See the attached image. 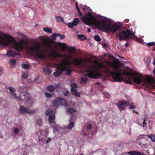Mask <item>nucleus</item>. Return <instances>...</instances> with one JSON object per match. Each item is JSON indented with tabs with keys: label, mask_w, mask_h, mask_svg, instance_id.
I'll use <instances>...</instances> for the list:
<instances>
[{
	"label": "nucleus",
	"mask_w": 155,
	"mask_h": 155,
	"mask_svg": "<svg viewBox=\"0 0 155 155\" xmlns=\"http://www.w3.org/2000/svg\"><path fill=\"white\" fill-rule=\"evenodd\" d=\"M129 154L131 155H143L140 152L137 151H131L128 152Z\"/></svg>",
	"instance_id": "22"
},
{
	"label": "nucleus",
	"mask_w": 155,
	"mask_h": 155,
	"mask_svg": "<svg viewBox=\"0 0 155 155\" xmlns=\"http://www.w3.org/2000/svg\"><path fill=\"white\" fill-rule=\"evenodd\" d=\"M60 100V104L61 105H63L65 106H67L68 104L67 101L64 98H62L61 97H58Z\"/></svg>",
	"instance_id": "17"
},
{
	"label": "nucleus",
	"mask_w": 155,
	"mask_h": 155,
	"mask_svg": "<svg viewBox=\"0 0 155 155\" xmlns=\"http://www.w3.org/2000/svg\"><path fill=\"white\" fill-rule=\"evenodd\" d=\"M68 111L71 113H73L75 111V110L74 109L72 108H69L68 109Z\"/></svg>",
	"instance_id": "42"
},
{
	"label": "nucleus",
	"mask_w": 155,
	"mask_h": 155,
	"mask_svg": "<svg viewBox=\"0 0 155 155\" xmlns=\"http://www.w3.org/2000/svg\"><path fill=\"white\" fill-rule=\"evenodd\" d=\"M102 46L104 48L106 47L107 46V45L106 43H104L103 44Z\"/></svg>",
	"instance_id": "60"
},
{
	"label": "nucleus",
	"mask_w": 155,
	"mask_h": 155,
	"mask_svg": "<svg viewBox=\"0 0 155 155\" xmlns=\"http://www.w3.org/2000/svg\"><path fill=\"white\" fill-rule=\"evenodd\" d=\"M42 122L43 121L42 119L41 118H39L37 120L36 124L38 126H41V124H42Z\"/></svg>",
	"instance_id": "32"
},
{
	"label": "nucleus",
	"mask_w": 155,
	"mask_h": 155,
	"mask_svg": "<svg viewBox=\"0 0 155 155\" xmlns=\"http://www.w3.org/2000/svg\"><path fill=\"white\" fill-rule=\"evenodd\" d=\"M152 83V80L151 78L146 76L144 77L143 80L142 81V83L145 86L147 85V86H148V85L151 84Z\"/></svg>",
	"instance_id": "12"
},
{
	"label": "nucleus",
	"mask_w": 155,
	"mask_h": 155,
	"mask_svg": "<svg viewBox=\"0 0 155 155\" xmlns=\"http://www.w3.org/2000/svg\"><path fill=\"white\" fill-rule=\"evenodd\" d=\"M143 124H146V123H145V120H144L143 121Z\"/></svg>",
	"instance_id": "64"
},
{
	"label": "nucleus",
	"mask_w": 155,
	"mask_h": 155,
	"mask_svg": "<svg viewBox=\"0 0 155 155\" xmlns=\"http://www.w3.org/2000/svg\"><path fill=\"white\" fill-rule=\"evenodd\" d=\"M85 72L87 74H85V76L82 77L81 78V82L82 83H84L87 82V78L86 77L91 79H97L101 75L100 73L98 72L96 69H87L85 70Z\"/></svg>",
	"instance_id": "2"
},
{
	"label": "nucleus",
	"mask_w": 155,
	"mask_h": 155,
	"mask_svg": "<svg viewBox=\"0 0 155 155\" xmlns=\"http://www.w3.org/2000/svg\"><path fill=\"white\" fill-rule=\"evenodd\" d=\"M85 7L86 8H83V10H84L85 11H86L87 10H88V9H90L89 8L87 7V6H86Z\"/></svg>",
	"instance_id": "54"
},
{
	"label": "nucleus",
	"mask_w": 155,
	"mask_h": 155,
	"mask_svg": "<svg viewBox=\"0 0 155 155\" xmlns=\"http://www.w3.org/2000/svg\"><path fill=\"white\" fill-rule=\"evenodd\" d=\"M70 61L64 60L61 63H57L56 71L54 73L55 77H57L62 74L63 71L66 70L71 64Z\"/></svg>",
	"instance_id": "3"
},
{
	"label": "nucleus",
	"mask_w": 155,
	"mask_h": 155,
	"mask_svg": "<svg viewBox=\"0 0 155 155\" xmlns=\"http://www.w3.org/2000/svg\"><path fill=\"white\" fill-rule=\"evenodd\" d=\"M44 72L46 74H50L51 73L50 69L48 68H45L43 70Z\"/></svg>",
	"instance_id": "24"
},
{
	"label": "nucleus",
	"mask_w": 155,
	"mask_h": 155,
	"mask_svg": "<svg viewBox=\"0 0 155 155\" xmlns=\"http://www.w3.org/2000/svg\"><path fill=\"white\" fill-rule=\"evenodd\" d=\"M94 40L97 41H100L101 40L100 37L98 35H95L94 37Z\"/></svg>",
	"instance_id": "33"
},
{
	"label": "nucleus",
	"mask_w": 155,
	"mask_h": 155,
	"mask_svg": "<svg viewBox=\"0 0 155 155\" xmlns=\"http://www.w3.org/2000/svg\"><path fill=\"white\" fill-rule=\"evenodd\" d=\"M8 38H6V34L0 31V45L8 46L10 44L16 50L13 51L10 50L7 52L6 54L8 56L14 57L19 54V51L22 50L25 44V41L21 40L17 42L14 38L10 35H7Z\"/></svg>",
	"instance_id": "1"
},
{
	"label": "nucleus",
	"mask_w": 155,
	"mask_h": 155,
	"mask_svg": "<svg viewBox=\"0 0 155 155\" xmlns=\"http://www.w3.org/2000/svg\"><path fill=\"white\" fill-rule=\"evenodd\" d=\"M55 19H56V21L58 22H60L61 21L63 22V18L59 16H56Z\"/></svg>",
	"instance_id": "29"
},
{
	"label": "nucleus",
	"mask_w": 155,
	"mask_h": 155,
	"mask_svg": "<svg viewBox=\"0 0 155 155\" xmlns=\"http://www.w3.org/2000/svg\"><path fill=\"white\" fill-rule=\"evenodd\" d=\"M34 82L35 83H38L39 82V81H38V79H37V78H36L35 80V81H34Z\"/></svg>",
	"instance_id": "58"
},
{
	"label": "nucleus",
	"mask_w": 155,
	"mask_h": 155,
	"mask_svg": "<svg viewBox=\"0 0 155 155\" xmlns=\"http://www.w3.org/2000/svg\"><path fill=\"white\" fill-rule=\"evenodd\" d=\"M69 91H65V92L63 93V94L64 96H67L69 93Z\"/></svg>",
	"instance_id": "51"
},
{
	"label": "nucleus",
	"mask_w": 155,
	"mask_h": 155,
	"mask_svg": "<svg viewBox=\"0 0 155 155\" xmlns=\"http://www.w3.org/2000/svg\"><path fill=\"white\" fill-rule=\"evenodd\" d=\"M78 14H79V15H80V17H82L83 16V14L80 11V10L78 11Z\"/></svg>",
	"instance_id": "55"
},
{
	"label": "nucleus",
	"mask_w": 155,
	"mask_h": 155,
	"mask_svg": "<svg viewBox=\"0 0 155 155\" xmlns=\"http://www.w3.org/2000/svg\"><path fill=\"white\" fill-rule=\"evenodd\" d=\"M77 85L76 84L74 83H72L71 84V88H75L77 87Z\"/></svg>",
	"instance_id": "40"
},
{
	"label": "nucleus",
	"mask_w": 155,
	"mask_h": 155,
	"mask_svg": "<svg viewBox=\"0 0 155 155\" xmlns=\"http://www.w3.org/2000/svg\"><path fill=\"white\" fill-rule=\"evenodd\" d=\"M22 77L24 79H25L27 78V73H26L25 72H23L22 74Z\"/></svg>",
	"instance_id": "38"
},
{
	"label": "nucleus",
	"mask_w": 155,
	"mask_h": 155,
	"mask_svg": "<svg viewBox=\"0 0 155 155\" xmlns=\"http://www.w3.org/2000/svg\"><path fill=\"white\" fill-rule=\"evenodd\" d=\"M86 129L87 130H90L92 128V125L91 124H90L88 126H87L86 127Z\"/></svg>",
	"instance_id": "48"
},
{
	"label": "nucleus",
	"mask_w": 155,
	"mask_h": 155,
	"mask_svg": "<svg viewBox=\"0 0 155 155\" xmlns=\"http://www.w3.org/2000/svg\"><path fill=\"white\" fill-rule=\"evenodd\" d=\"M58 45L61 47V50L63 51L65 50L66 48L67 47V44L64 43H61V42H58Z\"/></svg>",
	"instance_id": "21"
},
{
	"label": "nucleus",
	"mask_w": 155,
	"mask_h": 155,
	"mask_svg": "<svg viewBox=\"0 0 155 155\" xmlns=\"http://www.w3.org/2000/svg\"><path fill=\"white\" fill-rule=\"evenodd\" d=\"M129 44L128 43H127L125 44V45L126 47H127L129 46Z\"/></svg>",
	"instance_id": "62"
},
{
	"label": "nucleus",
	"mask_w": 155,
	"mask_h": 155,
	"mask_svg": "<svg viewBox=\"0 0 155 155\" xmlns=\"http://www.w3.org/2000/svg\"><path fill=\"white\" fill-rule=\"evenodd\" d=\"M112 67L116 70V71H112L110 72V74L113 78L116 81L121 82L123 81L122 78L121 77L122 74L120 69H119L120 66L117 62H114L112 64Z\"/></svg>",
	"instance_id": "4"
},
{
	"label": "nucleus",
	"mask_w": 155,
	"mask_h": 155,
	"mask_svg": "<svg viewBox=\"0 0 155 155\" xmlns=\"http://www.w3.org/2000/svg\"><path fill=\"white\" fill-rule=\"evenodd\" d=\"M79 22V20L78 18H75L72 22H69L68 23V27L70 28H72L74 26L77 25Z\"/></svg>",
	"instance_id": "14"
},
{
	"label": "nucleus",
	"mask_w": 155,
	"mask_h": 155,
	"mask_svg": "<svg viewBox=\"0 0 155 155\" xmlns=\"http://www.w3.org/2000/svg\"><path fill=\"white\" fill-rule=\"evenodd\" d=\"M135 36L133 32L129 30L123 31L120 32L119 34L116 35V37L119 38L120 41L124 39L127 41V39L132 38L134 37Z\"/></svg>",
	"instance_id": "6"
},
{
	"label": "nucleus",
	"mask_w": 155,
	"mask_h": 155,
	"mask_svg": "<svg viewBox=\"0 0 155 155\" xmlns=\"http://www.w3.org/2000/svg\"><path fill=\"white\" fill-rule=\"evenodd\" d=\"M46 89L48 91L52 92L54 91L55 87L52 85H49L47 87Z\"/></svg>",
	"instance_id": "23"
},
{
	"label": "nucleus",
	"mask_w": 155,
	"mask_h": 155,
	"mask_svg": "<svg viewBox=\"0 0 155 155\" xmlns=\"http://www.w3.org/2000/svg\"><path fill=\"white\" fill-rule=\"evenodd\" d=\"M87 31L88 32H90L91 31V30L90 28H88L87 30Z\"/></svg>",
	"instance_id": "63"
},
{
	"label": "nucleus",
	"mask_w": 155,
	"mask_h": 155,
	"mask_svg": "<svg viewBox=\"0 0 155 155\" xmlns=\"http://www.w3.org/2000/svg\"><path fill=\"white\" fill-rule=\"evenodd\" d=\"M96 20V18L92 15V13L89 12L85 14L82 18V21L85 23L88 24Z\"/></svg>",
	"instance_id": "9"
},
{
	"label": "nucleus",
	"mask_w": 155,
	"mask_h": 155,
	"mask_svg": "<svg viewBox=\"0 0 155 155\" xmlns=\"http://www.w3.org/2000/svg\"><path fill=\"white\" fill-rule=\"evenodd\" d=\"M154 64L155 65V59H154ZM153 73L154 75H155V68L153 70Z\"/></svg>",
	"instance_id": "59"
},
{
	"label": "nucleus",
	"mask_w": 155,
	"mask_h": 155,
	"mask_svg": "<svg viewBox=\"0 0 155 155\" xmlns=\"http://www.w3.org/2000/svg\"><path fill=\"white\" fill-rule=\"evenodd\" d=\"M68 48L69 52L71 54L75 52V48L68 47Z\"/></svg>",
	"instance_id": "26"
},
{
	"label": "nucleus",
	"mask_w": 155,
	"mask_h": 155,
	"mask_svg": "<svg viewBox=\"0 0 155 155\" xmlns=\"http://www.w3.org/2000/svg\"><path fill=\"white\" fill-rule=\"evenodd\" d=\"M22 67L25 69H28L29 68V65L27 64H24L23 65Z\"/></svg>",
	"instance_id": "41"
},
{
	"label": "nucleus",
	"mask_w": 155,
	"mask_h": 155,
	"mask_svg": "<svg viewBox=\"0 0 155 155\" xmlns=\"http://www.w3.org/2000/svg\"><path fill=\"white\" fill-rule=\"evenodd\" d=\"M56 51H51L50 53V56L53 58H64V55L57 52Z\"/></svg>",
	"instance_id": "13"
},
{
	"label": "nucleus",
	"mask_w": 155,
	"mask_h": 155,
	"mask_svg": "<svg viewBox=\"0 0 155 155\" xmlns=\"http://www.w3.org/2000/svg\"><path fill=\"white\" fill-rule=\"evenodd\" d=\"M142 81L141 76H137L134 78V83L137 84H140L141 82L142 83Z\"/></svg>",
	"instance_id": "16"
},
{
	"label": "nucleus",
	"mask_w": 155,
	"mask_h": 155,
	"mask_svg": "<svg viewBox=\"0 0 155 155\" xmlns=\"http://www.w3.org/2000/svg\"><path fill=\"white\" fill-rule=\"evenodd\" d=\"M19 111L21 113L23 114H33L35 112V111L31 110L29 108L24 107V106L20 107Z\"/></svg>",
	"instance_id": "10"
},
{
	"label": "nucleus",
	"mask_w": 155,
	"mask_h": 155,
	"mask_svg": "<svg viewBox=\"0 0 155 155\" xmlns=\"http://www.w3.org/2000/svg\"><path fill=\"white\" fill-rule=\"evenodd\" d=\"M53 43V41L51 39H50L49 41H46L45 44L46 47V48L48 49H51L52 50L54 51L57 50V47L55 46L54 47H52L51 44Z\"/></svg>",
	"instance_id": "11"
},
{
	"label": "nucleus",
	"mask_w": 155,
	"mask_h": 155,
	"mask_svg": "<svg viewBox=\"0 0 155 155\" xmlns=\"http://www.w3.org/2000/svg\"><path fill=\"white\" fill-rule=\"evenodd\" d=\"M155 45V43L153 42H150L147 43V45L148 46L154 45Z\"/></svg>",
	"instance_id": "47"
},
{
	"label": "nucleus",
	"mask_w": 155,
	"mask_h": 155,
	"mask_svg": "<svg viewBox=\"0 0 155 155\" xmlns=\"http://www.w3.org/2000/svg\"><path fill=\"white\" fill-rule=\"evenodd\" d=\"M11 94L12 97L14 99L16 98H17L16 94L15 92L11 93Z\"/></svg>",
	"instance_id": "39"
},
{
	"label": "nucleus",
	"mask_w": 155,
	"mask_h": 155,
	"mask_svg": "<svg viewBox=\"0 0 155 155\" xmlns=\"http://www.w3.org/2000/svg\"><path fill=\"white\" fill-rule=\"evenodd\" d=\"M44 30L48 33H52V29L51 28H49L48 27H46L43 28Z\"/></svg>",
	"instance_id": "28"
},
{
	"label": "nucleus",
	"mask_w": 155,
	"mask_h": 155,
	"mask_svg": "<svg viewBox=\"0 0 155 155\" xmlns=\"http://www.w3.org/2000/svg\"><path fill=\"white\" fill-rule=\"evenodd\" d=\"M7 89H8L9 90V91L11 93H12V92H15V88H13L12 87H8L7 88Z\"/></svg>",
	"instance_id": "37"
},
{
	"label": "nucleus",
	"mask_w": 155,
	"mask_h": 155,
	"mask_svg": "<svg viewBox=\"0 0 155 155\" xmlns=\"http://www.w3.org/2000/svg\"><path fill=\"white\" fill-rule=\"evenodd\" d=\"M16 60L15 59H11L10 63L12 65H14L16 63Z\"/></svg>",
	"instance_id": "43"
},
{
	"label": "nucleus",
	"mask_w": 155,
	"mask_h": 155,
	"mask_svg": "<svg viewBox=\"0 0 155 155\" xmlns=\"http://www.w3.org/2000/svg\"><path fill=\"white\" fill-rule=\"evenodd\" d=\"M51 140V139L50 138H48V140L46 141V144L48 143Z\"/></svg>",
	"instance_id": "56"
},
{
	"label": "nucleus",
	"mask_w": 155,
	"mask_h": 155,
	"mask_svg": "<svg viewBox=\"0 0 155 155\" xmlns=\"http://www.w3.org/2000/svg\"><path fill=\"white\" fill-rule=\"evenodd\" d=\"M73 62L77 65L83 66V64L84 62V60L83 59H77L74 58L73 60Z\"/></svg>",
	"instance_id": "15"
},
{
	"label": "nucleus",
	"mask_w": 155,
	"mask_h": 155,
	"mask_svg": "<svg viewBox=\"0 0 155 155\" xmlns=\"http://www.w3.org/2000/svg\"><path fill=\"white\" fill-rule=\"evenodd\" d=\"M145 136V135H140L137 138V140H139L141 139H142L143 138H144V136Z\"/></svg>",
	"instance_id": "50"
},
{
	"label": "nucleus",
	"mask_w": 155,
	"mask_h": 155,
	"mask_svg": "<svg viewBox=\"0 0 155 155\" xmlns=\"http://www.w3.org/2000/svg\"><path fill=\"white\" fill-rule=\"evenodd\" d=\"M35 46L30 47V50L35 52V56L36 58L41 60L44 59L45 57V55L43 51L39 50L41 48L40 45L37 42L35 43Z\"/></svg>",
	"instance_id": "7"
},
{
	"label": "nucleus",
	"mask_w": 155,
	"mask_h": 155,
	"mask_svg": "<svg viewBox=\"0 0 155 155\" xmlns=\"http://www.w3.org/2000/svg\"><path fill=\"white\" fill-rule=\"evenodd\" d=\"M78 38L81 40H84L86 39V37L84 35H78L77 36Z\"/></svg>",
	"instance_id": "27"
},
{
	"label": "nucleus",
	"mask_w": 155,
	"mask_h": 155,
	"mask_svg": "<svg viewBox=\"0 0 155 155\" xmlns=\"http://www.w3.org/2000/svg\"><path fill=\"white\" fill-rule=\"evenodd\" d=\"M60 105V100L59 99V97H58L56 100L53 101V105L54 107L57 108L59 107Z\"/></svg>",
	"instance_id": "18"
},
{
	"label": "nucleus",
	"mask_w": 155,
	"mask_h": 155,
	"mask_svg": "<svg viewBox=\"0 0 155 155\" xmlns=\"http://www.w3.org/2000/svg\"><path fill=\"white\" fill-rule=\"evenodd\" d=\"M127 104V102L126 101H120L119 102L118 105H124Z\"/></svg>",
	"instance_id": "34"
},
{
	"label": "nucleus",
	"mask_w": 155,
	"mask_h": 155,
	"mask_svg": "<svg viewBox=\"0 0 155 155\" xmlns=\"http://www.w3.org/2000/svg\"><path fill=\"white\" fill-rule=\"evenodd\" d=\"M19 88V90L22 93L20 94V97H18V100L21 101L24 100H30V98L29 97V93L27 91H23L26 90V88L24 87H20Z\"/></svg>",
	"instance_id": "8"
},
{
	"label": "nucleus",
	"mask_w": 155,
	"mask_h": 155,
	"mask_svg": "<svg viewBox=\"0 0 155 155\" xmlns=\"http://www.w3.org/2000/svg\"><path fill=\"white\" fill-rule=\"evenodd\" d=\"M147 136L150 138L152 141L155 142V134L147 135Z\"/></svg>",
	"instance_id": "25"
},
{
	"label": "nucleus",
	"mask_w": 155,
	"mask_h": 155,
	"mask_svg": "<svg viewBox=\"0 0 155 155\" xmlns=\"http://www.w3.org/2000/svg\"><path fill=\"white\" fill-rule=\"evenodd\" d=\"M55 115L54 114L51 115L49 117V122L50 124H53L54 122V120L55 119Z\"/></svg>",
	"instance_id": "20"
},
{
	"label": "nucleus",
	"mask_w": 155,
	"mask_h": 155,
	"mask_svg": "<svg viewBox=\"0 0 155 155\" xmlns=\"http://www.w3.org/2000/svg\"><path fill=\"white\" fill-rule=\"evenodd\" d=\"M118 107L121 111L122 110H124L125 109V108L124 107L120 105H118Z\"/></svg>",
	"instance_id": "52"
},
{
	"label": "nucleus",
	"mask_w": 155,
	"mask_h": 155,
	"mask_svg": "<svg viewBox=\"0 0 155 155\" xmlns=\"http://www.w3.org/2000/svg\"><path fill=\"white\" fill-rule=\"evenodd\" d=\"M97 26L102 27L104 30L109 31L113 33L116 32L120 28V26L116 25H108L104 22H97L96 23Z\"/></svg>",
	"instance_id": "5"
},
{
	"label": "nucleus",
	"mask_w": 155,
	"mask_h": 155,
	"mask_svg": "<svg viewBox=\"0 0 155 155\" xmlns=\"http://www.w3.org/2000/svg\"><path fill=\"white\" fill-rule=\"evenodd\" d=\"M52 128L54 129V130L55 131H58V129L57 127H56L55 126H53Z\"/></svg>",
	"instance_id": "57"
},
{
	"label": "nucleus",
	"mask_w": 155,
	"mask_h": 155,
	"mask_svg": "<svg viewBox=\"0 0 155 155\" xmlns=\"http://www.w3.org/2000/svg\"><path fill=\"white\" fill-rule=\"evenodd\" d=\"M136 108L135 106L134 105H130V106L129 108L130 109H135Z\"/></svg>",
	"instance_id": "53"
},
{
	"label": "nucleus",
	"mask_w": 155,
	"mask_h": 155,
	"mask_svg": "<svg viewBox=\"0 0 155 155\" xmlns=\"http://www.w3.org/2000/svg\"><path fill=\"white\" fill-rule=\"evenodd\" d=\"M143 146L145 148H147V145L146 144H143Z\"/></svg>",
	"instance_id": "61"
},
{
	"label": "nucleus",
	"mask_w": 155,
	"mask_h": 155,
	"mask_svg": "<svg viewBox=\"0 0 155 155\" xmlns=\"http://www.w3.org/2000/svg\"><path fill=\"white\" fill-rule=\"evenodd\" d=\"M58 36H59L60 37V38L61 39H64L65 37V36L64 35H61V34H58Z\"/></svg>",
	"instance_id": "46"
},
{
	"label": "nucleus",
	"mask_w": 155,
	"mask_h": 155,
	"mask_svg": "<svg viewBox=\"0 0 155 155\" xmlns=\"http://www.w3.org/2000/svg\"><path fill=\"white\" fill-rule=\"evenodd\" d=\"M45 96L47 97H51L52 96V95L50 94L48 92H46L45 93Z\"/></svg>",
	"instance_id": "44"
},
{
	"label": "nucleus",
	"mask_w": 155,
	"mask_h": 155,
	"mask_svg": "<svg viewBox=\"0 0 155 155\" xmlns=\"http://www.w3.org/2000/svg\"><path fill=\"white\" fill-rule=\"evenodd\" d=\"M19 131V130L18 128H15L14 129L13 132L15 134H17Z\"/></svg>",
	"instance_id": "49"
},
{
	"label": "nucleus",
	"mask_w": 155,
	"mask_h": 155,
	"mask_svg": "<svg viewBox=\"0 0 155 155\" xmlns=\"http://www.w3.org/2000/svg\"><path fill=\"white\" fill-rule=\"evenodd\" d=\"M71 55H68V56H64V60H66L68 61H70L71 59Z\"/></svg>",
	"instance_id": "31"
},
{
	"label": "nucleus",
	"mask_w": 155,
	"mask_h": 155,
	"mask_svg": "<svg viewBox=\"0 0 155 155\" xmlns=\"http://www.w3.org/2000/svg\"><path fill=\"white\" fill-rule=\"evenodd\" d=\"M58 37V34L57 33H54L51 36V38L53 40H55L56 39V37Z\"/></svg>",
	"instance_id": "36"
},
{
	"label": "nucleus",
	"mask_w": 155,
	"mask_h": 155,
	"mask_svg": "<svg viewBox=\"0 0 155 155\" xmlns=\"http://www.w3.org/2000/svg\"><path fill=\"white\" fill-rule=\"evenodd\" d=\"M71 70L70 69L67 70L66 74L69 76L71 75Z\"/></svg>",
	"instance_id": "45"
},
{
	"label": "nucleus",
	"mask_w": 155,
	"mask_h": 155,
	"mask_svg": "<svg viewBox=\"0 0 155 155\" xmlns=\"http://www.w3.org/2000/svg\"><path fill=\"white\" fill-rule=\"evenodd\" d=\"M71 93L73 94L78 97H80V94L78 91L76 90L73 88H71Z\"/></svg>",
	"instance_id": "19"
},
{
	"label": "nucleus",
	"mask_w": 155,
	"mask_h": 155,
	"mask_svg": "<svg viewBox=\"0 0 155 155\" xmlns=\"http://www.w3.org/2000/svg\"><path fill=\"white\" fill-rule=\"evenodd\" d=\"M74 122L73 121H71L70 124H69L68 128V129H71L74 126Z\"/></svg>",
	"instance_id": "35"
},
{
	"label": "nucleus",
	"mask_w": 155,
	"mask_h": 155,
	"mask_svg": "<svg viewBox=\"0 0 155 155\" xmlns=\"http://www.w3.org/2000/svg\"><path fill=\"white\" fill-rule=\"evenodd\" d=\"M53 113V110H48L46 112V116L51 115H52Z\"/></svg>",
	"instance_id": "30"
}]
</instances>
